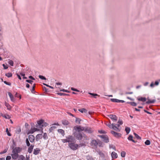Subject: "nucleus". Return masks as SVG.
Returning a JSON list of instances; mask_svg holds the SVG:
<instances>
[{
	"instance_id": "nucleus-39",
	"label": "nucleus",
	"mask_w": 160,
	"mask_h": 160,
	"mask_svg": "<svg viewBox=\"0 0 160 160\" xmlns=\"http://www.w3.org/2000/svg\"><path fill=\"white\" fill-rule=\"evenodd\" d=\"M81 121V119L79 118H76L75 121L76 122H78L79 124L80 123V122Z\"/></svg>"
},
{
	"instance_id": "nucleus-32",
	"label": "nucleus",
	"mask_w": 160,
	"mask_h": 160,
	"mask_svg": "<svg viewBox=\"0 0 160 160\" xmlns=\"http://www.w3.org/2000/svg\"><path fill=\"white\" fill-rule=\"evenodd\" d=\"M125 130L127 134H128L130 131V129L128 127H126L125 128Z\"/></svg>"
},
{
	"instance_id": "nucleus-49",
	"label": "nucleus",
	"mask_w": 160,
	"mask_h": 160,
	"mask_svg": "<svg viewBox=\"0 0 160 160\" xmlns=\"http://www.w3.org/2000/svg\"><path fill=\"white\" fill-rule=\"evenodd\" d=\"M26 82H28V83H29L30 84H32V82H33V81H32V80H26Z\"/></svg>"
},
{
	"instance_id": "nucleus-38",
	"label": "nucleus",
	"mask_w": 160,
	"mask_h": 160,
	"mask_svg": "<svg viewBox=\"0 0 160 160\" xmlns=\"http://www.w3.org/2000/svg\"><path fill=\"white\" fill-rule=\"evenodd\" d=\"M8 63L11 66H13V62L12 60H9L8 61Z\"/></svg>"
},
{
	"instance_id": "nucleus-55",
	"label": "nucleus",
	"mask_w": 160,
	"mask_h": 160,
	"mask_svg": "<svg viewBox=\"0 0 160 160\" xmlns=\"http://www.w3.org/2000/svg\"><path fill=\"white\" fill-rule=\"evenodd\" d=\"M2 66L4 68V69H7L8 68V66H6L4 64H3Z\"/></svg>"
},
{
	"instance_id": "nucleus-10",
	"label": "nucleus",
	"mask_w": 160,
	"mask_h": 160,
	"mask_svg": "<svg viewBox=\"0 0 160 160\" xmlns=\"http://www.w3.org/2000/svg\"><path fill=\"white\" fill-rule=\"evenodd\" d=\"M67 139L68 142H73L74 139L72 136L71 135H69L66 137Z\"/></svg>"
},
{
	"instance_id": "nucleus-4",
	"label": "nucleus",
	"mask_w": 160,
	"mask_h": 160,
	"mask_svg": "<svg viewBox=\"0 0 160 160\" xmlns=\"http://www.w3.org/2000/svg\"><path fill=\"white\" fill-rule=\"evenodd\" d=\"M12 149V152H15L18 154L22 151V148L19 147H13Z\"/></svg>"
},
{
	"instance_id": "nucleus-59",
	"label": "nucleus",
	"mask_w": 160,
	"mask_h": 160,
	"mask_svg": "<svg viewBox=\"0 0 160 160\" xmlns=\"http://www.w3.org/2000/svg\"><path fill=\"white\" fill-rule=\"evenodd\" d=\"M110 148H112L113 150H116V148L115 147H113V146H110Z\"/></svg>"
},
{
	"instance_id": "nucleus-15",
	"label": "nucleus",
	"mask_w": 160,
	"mask_h": 160,
	"mask_svg": "<svg viewBox=\"0 0 160 160\" xmlns=\"http://www.w3.org/2000/svg\"><path fill=\"white\" fill-rule=\"evenodd\" d=\"M76 137L78 139L80 140L82 138V134L80 132H76Z\"/></svg>"
},
{
	"instance_id": "nucleus-24",
	"label": "nucleus",
	"mask_w": 160,
	"mask_h": 160,
	"mask_svg": "<svg viewBox=\"0 0 160 160\" xmlns=\"http://www.w3.org/2000/svg\"><path fill=\"white\" fill-rule=\"evenodd\" d=\"M159 82L158 81H156L155 82V84H154L153 82H152L150 85V86L151 87H153L154 85H156V86H157L159 84Z\"/></svg>"
},
{
	"instance_id": "nucleus-34",
	"label": "nucleus",
	"mask_w": 160,
	"mask_h": 160,
	"mask_svg": "<svg viewBox=\"0 0 160 160\" xmlns=\"http://www.w3.org/2000/svg\"><path fill=\"white\" fill-rule=\"evenodd\" d=\"M128 103L130 104L132 106H137V104L135 102H128Z\"/></svg>"
},
{
	"instance_id": "nucleus-9",
	"label": "nucleus",
	"mask_w": 160,
	"mask_h": 160,
	"mask_svg": "<svg viewBox=\"0 0 160 160\" xmlns=\"http://www.w3.org/2000/svg\"><path fill=\"white\" fill-rule=\"evenodd\" d=\"M44 120H41L38 121V125H36V127L37 128H41L42 126V125L43 123Z\"/></svg>"
},
{
	"instance_id": "nucleus-27",
	"label": "nucleus",
	"mask_w": 160,
	"mask_h": 160,
	"mask_svg": "<svg viewBox=\"0 0 160 160\" xmlns=\"http://www.w3.org/2000/svg\"><path fill=\"white\" fill-rule=\"evenodd\" d=\"M156 100H148L147 102L146 103L147 104L152 103L155 102Z\"/></svg>"
},
{
	"instance_id": "nucleus-45",
	"label": "nucleus",
	"mask_w": 160,
	"mask_h": 160,
	"mask_svg": "<svg viewBox=\"0 0 160 160\" xmlns=\"http://www.w3.org/2000/svg\"><path fill=\"white\" fill-rule=\"evenodd\" d=\"M57 94L58 95H60V96H62V95H65L67 94L65 93H61V92H58L57 93Z\"/></svg>"
},
{
	"instance_id": "nucleus-1",
	"label": "nucleus",
	"mask_w": 160,
	"mask_h": 160,
	"mask_svg": "<svg viewBox=\"0 0 160 160\" xmlns=\"http://www.w3.org/2000/svg\"><path fill=\"white\" fill-rule=\"evenodd\" d=\"M123 123L122 121V120H119L118 122V124H115L114 123L112 124V128L117 132H119L120 129L118 128L120 125L122 124Z\"/></svg>"
},
{
	"instance_id": "nucleus-64",
	"label": "nucleus",
	"mask_w": 160,
	"mask_h": 160,
	"mask_svg": "<svg viewBox=\"0 0 160 160\" xmlns=\"http://www.w3.org/2000/svg\"><path fill=\"white\" fill-rule=\"evenodd\" d=\"M133 92H126V94H132Z\"/></svg>"
},
{
	"instance_id": "nucleus-28",
	"label": "nucleus",
	"mask_w": 160,
	"mask_h": 160,
	"mask_svg": "<svg viewBox=\"0 0 160 160\" xmlns=\"http://www.w3.org/2000/svg\"><path fill=\"white\" fill-rule=\"evenodd\" d=\"M78 110L82 113H86L87 112V110L85 108L79 109Z\"/></svg>"
},
{
	"instance_id": "nucleus-62",
	"label": "nucleus",
	"mask_w": 160,
	"mask_h": 160,
	"mask_svg": "<svg viewBox=\"0 0 160 160\" xmlns=\"http://www.w3.org/2000/svg\"><path fill=\"white\" fill-rule=\"evenodd\" d=\"M17 76L18 78L20 79V80H21V77H20V76L18 74H17Z\"/></svg>"
},
{
	"instance_id": "nucleus-63",
	"label": "nucleus",
	"mask_w": 160,
	"mask_h": 160,
	"mask_svg": "<svg viewBox=\"0 0 160 160\" xmlns=\"http://www.w3.org/2000/svg\"><path fill=\"white\" fill-rule=\"evenodd\" d=\"M26 87L27 88H29L30 87V85L28 83H27L26 84Z\"/></svg>"
},
{
	"instance_id": "nucleus-50",
	"label": "nucleus",
	"mask_w": 160,
	"mask_h": 160,
	"mask_svg": "<svg viewBox=\"0 0 160 160\" xmlns=\"http://www.w3.org/2000/svg\"><path fill=\"white\" fill-rule=\"evenodd\" d=\"M89 94L91 95H92L94 96V97L98 96V94H96V93H89Z\"/></svg>"
},
{
	"instance_id": "nucleus-19",
	"label": "nucleus",
	"mask_w": 160,
	"mask_h": 160,
	"mask_svg": "<svg viewBox=\"0 0 160 160\" xmlns=\"http://www.w3.org/2000/svg\"><path fill=\"white\" fill-rule=\"evenodd\" d=\"M40 151V150L39 148H36L34 149L33 154L35 155L38 154Z\"/></svg>"
},
{
	"instance_id": "nucleus-14",
	"label": "nucleus",
	"mask_w": 160,
	"mask_h": 160,
	"mask_svg": "<svg viewBox=\"0 0 160 160\" xmlns=\"http://www.w3.org/2000/svg\"><path fill=\"white\" fill-rule=\"evenodd\" d=\"M12 153L11 154L12 158L13 159H17L18 157V154L15 152H12Z\"/></svg>"
},
{
	"instance_id": "nucleus-47",
	"label": "nucleus",
	"mask_w": 160,
	"mask_h": 160,
	"mask_svg": "<svg viewBox=\"0 0 160 160\" xmlns=\"http://www.w3.org/2000/svg\"><path fill=\"white\" fill-rule=\"evenodd\" d=\"M48 125V124L46 122H44V121L43 123L42 124V127H43V126L46 127Z\"/></svg>"
},
{
	"instance_id": "nucleus-8",
	"label": "nucleus",
	"mask_w": 160,
	"mask_h": 160,
	"mask_svg": "<svg viewBox=\"0 0 160 160\" xmlns=\"http://www.w3.org/2000/svg\"><path fill=\"white\" fill-rule=\"evenodd\" d=\"M108 116L113 122H116L118 119V117L115 115L111 114L108 115Z\"/></svg>"
},
{
	"instance_id": "nucleus-58",
	"label": "nucleus",
	"mask_w": 160,
	"mask_h": 160,
	"mask_svg": "<svg viewBox=\"0 0 160 160\" xmlns=\"http://www.w3.org/2000/svg\"><path fill=\"white\" fill-rule=\"evenodd\" d=\"M111 124L110 122V124H107V125L110 128H111V127L112 128V124L111 125L110 124Z\"/></svg>"
},
{
	"instance_id": "nucleus-30",
	"label": "nucleus",
	"mask_w": 160,
	"mask_h": 160,
	"mask_svg": "<svg viewBox=\"0 0 160 160\" xmlns=\"http://www.w3.org/2000/svg\"><path fill=\"white\" fill-rule=\"evenodd\" d=\"M138 101H141L143 102H144L146 101V99L145 98H138Z\"/></svg>"
},
{
	"instance_id": "nucleus-17",
	"label": "nucleus",
	"mask_w": 160,
	"mask_h": 160,
	"mask_svg": "<svg viewBox=\"0 0 160 160\" xmlns=\"http://www.w3.org/2000/svg\"><path fill=\"white\" fill-rule=\"evenodd\" d=\"M84 130L85 132H86L88 133H92L93 132L92 130V129L91 128H88V127L85 128Z\"/></svg>"
},
{
	"instance_id": "nucleus-11",
	"label": "nucleus",
	"mask_w": 160,
	"mask_h": 160,
	"mask_svg": "<svg viewBox=\"0 0 160 160\" xmlns=\"http://www.w3.org/2000/svg\"><path fill=\"white\" fill-rule=\"evenodd\" d=\"M28 139L31 142H33L34 141L35 138L34 135H30L28 136Z\"/></svg>"
},
{
	"instance_id": "nucleus-6",
	"label": "nucleus",
	"mask_w": 160,
	"mask_h": 160,
	"mask_svg": "<svg viewBox=\"0 0 160 160\" xmlns=\"http://www.w3.org/2000/svg\"><path fill=\"white\" fill-rule=\"evenodd\" d=\"M99 137L103 139V141L104 142L107 143L109 142L108 138L107 135H102L99 136Z\"/></svg>"
},
{
	"instance_id": "nucleus-25",
	"label": "nucleus",
	"mask_w": 160,
	"mask_h": 160,
	"mask_svg": "<svg viewBox=\"0 0 160 160\" xmlns=\"http://www.w3.org/2000/svg\"><path fill=\"white\" fill-rule=\"evenodd\" d=\"M5 105L6 106V107L8 109L10 110L11 109V106L8 103L5 102Z\"/></svg>"
},
{
	"instance_id": "nucleus-61",
	"label": "nucleus",
	"mask_w": 160,
	"mask_h": 160,
	"mask_svg": "<svg viewBox=\"0 0 160 160\" xmlns=\"http://www.w3.org/2000/svg\"><path fill=\"white\" fill-rule=\"evenodd\" d=\"M67 113L73 117V115L71 113L69 112H67Z\"/></svg>"
},
{
	"instance_id": "nucleus-16",
	"label": "nucleus",
	"mask_w": 160,
	"mask_h": 160,
	"mask_svg": "<svg viewBox=\"0 0 160 160\" xmlns=\"http://www.w3.org/2000/svg\"><path fill=\"white\" fill-rule=\"evenodd\" d=\"M111 155L113 159H116L118 157V155L117 153L114 152H112Z\"/></svg>"
},
{
	"instance_id": "nucleus-33",
	"label": "nucleus",
	"mask_w": 160,
	"mask_h": 160,
	"mask_svg": "<svg viewBox=\"0 0 160 160\" xmlns=\"http://www.w3.org/2000/svg\"><path fill=\"white\" fill-rule=\"evenodd\" d=\"M56 128V127L55 126H52L49 129V130L50 132H52L54 129H55Z\"/></svg>"
},
{
	"instance_id": "nucleus-52",
	"label": "nucleus",
	"mask_w": 160,
	"mask_h": 160,
	"mask_svg": "<svg viewBox=\"0 0 160 160\" xmlns=\"http://www.w3.org/2000/svg\"><path fill=\"white\" fill-rule=\"evenodd\" d=\"M98 132L100 133H105L106 132L103 130H99Z\"/></svg>"
},
{
	"instance_id": "nucleus-12",
	"label": "nucleus",
	"mask_w": 160,
	"mask_h": 160,
	"mask_svg": "<svg viewBox=\"0 0 160 160\" xmlns=\"http://www.w3.org/2000/svg\"><path fill=\"white\" fill-rule=\"evenodd\" d=\"M111 100L112 102H121L123 103L125 102V101L122 100H119L115 98H111Z\"/></svg>"
},
{
	"instance_id": "nucleus-5",
	"label": "nucleus",
	"mask_w": 160,
	"mask_h": 160,
	"mask_svg": "<svg viewBox=\"0 0 160 160\" xmlns=\"http://www.w3.org/2000/svg\"><path fill=\"white\" fill-rule=\"evenodd\" d=\"M74 129L76 131V132H80L84 130V128L80 126H77L74 127Z\"/></svg>"
},
{
	"instance_id": "nucleus-18",
	"label": "nucleus",
	"mask_w": 160,
	"mask_h": 160,
	"mask_svg": "<svg viewBox=\"0 0 160 160\" xmlns=\"http://www.w3.org/2000/svg\"><path fill=\"white\" fill-rule=\"evenodd\" d=\"M42 138V134H38L36 137V140L38 141L40 139Z\"/></svg>"
},
{
	"instance_id": "nucleus-40",
	"label": "nucleus",
	"mask_w": 160,
	"mask_h": 160,
	"mask_svg": "<svg viewBox=\"0 0 160 160\" xmlns=\"http://www.w3.org/2000/svg\"><path fill=\"white\" fill-rule=\"evenodd\" d=\"M35 87V84H34L32 86V89L31 90V92L32 93L33 92V91H34Z\"/></svg>"
},
{
	"instance_id": "nucleus-54",
	"label": "nucleus",
	"mask_w": 160,
	"mask_h": 160,
	"mask_svg": "<svg viewBox=\"0 0 160 160\" xmlns=\"http://www.w3.org/2000/svg\"><path fill=\"white\" fill-rule=\"evenodd\" d=\"M7 150L6 149H4L3 151L1 152L0 153V154H3V153L6 152H7Z\"/></svg>"
},
{
	"instance_id": "nucleus-44",
	"label": "nucleus",
	"mask_w": 160,
	"mask_h": 160,
	"mask_svg": "<svg viewBox=\"0 0 160 160\" xmlns=\"http://www.w3.org/2000/svg\"><path fill=\"white\" fill-rule=\"evenodd\" d=\"M43 138L44 139H46L48 138L47 134L46 133H44L43 135Z\"/></svg>"
},
{
	"instance_id": "nucleus-36",
	"label": "nucleus",
	"mask_w": 160,
	"mask_h": 160,
	"mask_svg": "<svg viewBox=\"0 0 160 160\" xmlns=\"http://www.w3.org/2000/svg\"><path fill=\"white\" fill-rule=\"evenodd\" d=\"M26 143L27 145L28 146H30V143H29V142L28 141V138H27L26 140Z\"/></svg>"
},
{
	"instance_id": "nucleus-43",
	"label": "nucleus",
	"mask_w": 160,
	"mask_h": 160,
	"mask_svg": "<svg viewBox=\"0 0 160 160\" xmlns=\"http://www.w3.org/2000/svg\"><path fill=\"white\" fill-rule=\"evenodd\" d=\"M134 134L135 136L138 139H141V138L136 133H134Z\"/></svg>"
},
{
	"instance_id": "nucleus-60",
	"label": "nucleus",
	"mask_w": 160,
	"mask_h": 160,
	"mask_svg": "<svg viewBox=\"0 0 160 160\" xmlns=\"http://www.w3.org/2000/svg\"><path fill=\"white\" fill-rule=\"evenodd\" d=\"M144 111L145 112H146L147 113H148V114H151V113H150V112H148V111H146V110H144Z\"/></svg>"
},
{
	"instance_id": "nucleus-35",
	"label": "nucleus",
	"mask_w": 160,
	"mask_h": 160,
	"mask_svg": "<svg viewBox=\"0 0 160 160\" xmlns=\"http://www.w3.org/2000/svg\"><path fill=\"white\" fill-rule=\"evenodd\" d=\"M2 116L5 118L6 119H9L10 118V117L8 115H2Z\"/></svg>"
},
{
	"instance_id": "nucleus-22",
	"label": "nucleus",
	"mask_w": 160,
	"mask_h": 160,
	"mask_svg": "<svg viewBox=\"0 0 160 160\" xmlns=\"http://www.w3.org/2000/svg\"><path fill=\"white\" fill-rule=\"evenodd\" d=\"M62 123L64 125H67L69 124V122L68 120H62Z\"/></svg>"
},
{
	"instance_id": "nucleus-56",
	"label": "nucleus",
	"mask_w": 160,
	"mask_h": 160,
	"mask_svg": "<svg viewBox=\"0 0 160 160\" xmlns=\"http://www.w3.org/2000/svg\"><path fill=\"white\" fill-rule=\"evenodd\" d=\"M44 85H46V86H47V87H49L50 88H52V89H53V88L50 86H49L48 85H47V84H44Z\"/></svg>"
},
{
	"instance_id": "nucleus-29",
	"label": "nucleus",
	"mask_w": 160,
	"mask_h": 160,
	"mask_svg": "<svg viewBox=\"0 0 160 160\" xmlns=\"http://www.w3.org/2000/svg\"><path fill=\"white\" fill-rule=\"evenodd\" d=\"M18 160H24L25 159V157L22 155H20L19 156H18Z\"/></svg>"
},
{
	"instance_id": "nucleus-31",
	"label": "nucleus",
	"mask_w": 160,
	"mask_h": 160,
	"mask_svg": "<svg viewBox=\"0 0 160 160\" xmlns=\"http://www.w3.org/2000/svg\"><path fill=\"white\" fill-rule=\"evenodd\" d=\"M5 75L8 78H10L12 76V74L11 72H8L6 73Z\"/></svg>"
},
{
	"instance_id": "nucleus-13",
	"label": "nucleus",
	"mask_w": 160,
	"mask_h": 160,
	"mask_svg": "<svg viewBox=\"0 0 160 160\" xmlns=\"http://www.w3.org/2000/svg\"><path fill=\"white\" fill-rule=\"evenodd\" d=\"M39 129L36 128H32L28 132L29 133L32 134L34 132L37 131H39Z\"/></svg>"
},
{
	"instance_id": "nucleus-48",
	"label": "nucleus",
	"mask_w": 160,
	"mask_h": 160,
	"mask_svg": "<svg viewBox=\"0 0 160 160\" xmlns=\"http://www.w3.org/2000/svg\"><path fill=\"white\" fill-rule=\"evenodd\" d=\"M62 141L63 143L67 142H68V141L67 140V139L66 138L65 139H62Z\"/></svg>"
},
{
	"instance_id": "nucleus-46",
	"label": "nucleus",
	"mask_w": 160,
	"mask_h": 160,
	"mask_svg": "<svg viewBox=\"0 0 160 160\" xmlns=\"http://www.w3.org/2000/svg\"><path fill=\"white\" fill-rule=\"evenodd\" d=\"M4 82L6 84L8 85L9 86H10L11 85V83L10 82H8L6 81H4Z\"/></svg>"
},
{
	"instance_id": "nucleus-51",
	"label": "nucleus",
	"mask_w": 160,
	"mask_h": 160,
	"mask_svg": "<svg viewBox=\"0 0 160 160\" xmlns=\"http://www.w3.org/2000/svg\"><path fill=\"white\" fill-rule=\"evenodd\" d=\"M71 89L73 91H77V92H79V91L78 90V89H76L74 88H71Z\"/></svg>"
},
{
	"instance_id": "nucleus-37",
	"label": "nucleus",
	"mask_w": 160,
	"mask_h": 160,
	"mask_svg": "<svg viewBox=\"0 0 160 160\" xmlns=\"http://www.w3.org/2000/svg\"><path fill=\"white\" fill-rule=\"evenodd\" d=\"M145 143L146 145H149L150 144V142L149 140H147L145 142Z\"/></svg>"
},
{
	"instance_id": "nucleus-21",
	"label": "nucleus",
	"mask_w": 160,
	"mask_h": 160,
	"mask_svg": "<svg viewBox=\"0 0 160 160\" xmlns=\"http://www.w3.org/2000/svg\"><path fill=\"white\" fill-rule=\"evenodd\" d=\"M58 133L61 134L63 136H64L65 135V132L62 129H58Z\"/></svg>"
},
{
	"instance_id": "nucleus-2",
	"label": "nucleus",
	"mask_w": 160,
	"mask_h": 160,
	"mask_svg": "<svg viewBox=\"0 0 160 160\" xmlns=\"http://www.w3.org/2000/svg\"><path fill=\"white\" fill-rule=\"evenodd\" d=\"M102 144V143L99 140L97 141L95 140H92L91 142V145L96 147H97L98 145L99 147L101 146Z\"/></svg>"
},
{
	"instance_id": "nucleus-20",
	"label": "nucleus",
	"mask_w": 160,
	"mask_h": 160,
	"mask_svg": "<svg viewBox=\"0 0 160 160\" xmlns=\"http://www.w3.org/2000/svg\"><path fill=\"white\" fill-rule=\"evenodd\" d=\"M8 94L9 96V97L10 98L12 102H14L15 101L14 98L12 94V93L10 92H8Z\"/></svg>"
},
{
	"instance_id": "nucleus-26",
	"label": "nucleus",
	"mask_w": 160,
	"mask_h": 160,
	"mask_svg": "<svg viewBox=\"0 0 160 160\" xmlns=\"http://www.w3.org/2000/svg\"><path fill=\"white\" fill-rule=\"evenodd\" d=\"M129 140L133 142H136L133 139V136L131 135H130L128 138Z\"/></svg>"
},
{
	"instance_id": "nucleus-3",
	"label": "nucleus",
	"mask_w": 160,
	"mask_h": 160,
	"mask_svg": "<svg viewBox=\"0 0 160 160\" xmlns=\"http://www.w3.org/2000/svg\"><path fill=\"white\" fill-rule=\"evenodd\" d=\"M68 146L72 150H75L78 149V145L77 144L74 143H70L68 144Z\"/></svg>"
},
{
	"instance_id": "nucleus-7",
	"label": "nucleus",
	"mask_w": 160,
	"mask_h": 160,
	"mask_svg": "<svg viewBox=\"0 0 160 160\" xmlns=\"http://www.w3.org/2000/svg\"><path fill=\"white\" fill-rule=\"evenodd\" d=\"M111 133L115 137L119 138L121 137L122 134L120 133L114 132L113 131H111Z\"/></svg>"
},
{
	"instance_id": "nucleus-41",
	"label": "nucleus",
	"mask_w": 160,
	"mask_h": 160,
	"mask_svg": "<svg viewBox=\"0 0 160 160\" xmlns=\"http://www.w3.org/2000/svg\"><path fill=\"white\" fill-rule=\"evenodd\" d=\"M125 155L126 152H125L123 151L121 152V155L122 157H125Z\"/></svg>"
},
{
	"instance_id": "nucleus-53",
	"label": "nucleus",
	"mask_w": 160,
	"mask_h": 160,
	"mask_svg": "<svg viewBox=\"0 0 160 160\" xmlns=\"http://www.w3.org/2000/svg\"><path fill=\"white\" fill-rule=\"evenodd\" d=\"M11 159V157L10 156H8L6 158V160H10Z\"/></svg>"
},
{
	"instance_id": "nucleus-42",
	"label": "nucleus",
	"mask_w": 160,
	"mask_h": 160,
	"mask_svg": "<svg viewBox=\"0 0 160 160\" xmlns=\"http://www.w3.org/2000/svg\"><path fill=\"white\" fill-rule=\"evenodd\" d=\"M39 78L42 79V80H46V78L44 76H42V75H39L38 76Z\"/></svg>"
},
{
	"instance_id": "nucleus-23",
	"label": "nucleus",
	"mask_w": 160,
	"mask_h": 160,
	"mask_svg": "<svg viewBox=\"0 0 160 160\" xmlns=\"http://www.w3.org/2000/svg\"><path fill=\"white\" fill-rule=\"evenodd\" d=\"M28 148V152L29 153H31L34 147V146L31 145Z\"/></svg>"
},
{
	"instance_id": "nucleus-57",
	"label": "nucleus",
	"mask_w": 160,
	"mask_h": 160,
	"mask_svg": "<svg viewBox=\"0 0 160 160\" xmlns=\"http://www.w3.org/2000/svg\"><path fill=\"white\" fill-rule=\"evenodd\" d=\"M29 78H30V79H31L32 80H35V78L33 77L32 76H29Z\"/></svg>"
}]
</instances>
